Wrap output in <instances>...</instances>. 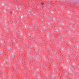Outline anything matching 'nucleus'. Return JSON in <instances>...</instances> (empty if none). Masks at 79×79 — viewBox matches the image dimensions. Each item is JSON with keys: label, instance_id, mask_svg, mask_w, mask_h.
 Returning <instances> with one entry per match:
<instances>
[{"label": "nucleus", "instance_id": "nucleus-1", "mask_svg": "<svg viewBox=\"0 0 79 79\" xmlns=\"http://www.w3.org/2000/svg\"><path fill=\"white\" fill-rule=\"evenodd\" d=\"M42 5H44V3H42Z\"/></svg>", "mask_w": 79, "mask_h": 79}]
</instances>
